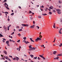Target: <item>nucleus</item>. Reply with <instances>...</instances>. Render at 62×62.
Listing matches in <instances>:
<instances>
[{
  "label": "nucleus",
  "mask_w": 62,
  "mask_h": 62,
  "mask_svg": "<svg viewBox=\"0 0 62 62\" xmlns=\"http://www.w3.org/2000/svg\"><path fill=\"white\" fill-rule=\"evenodd\" d=\"M22 25L23 26H25V24H22Z\"/></svg>",
  "instance_id": "393cba45"
},
{
  "label": "nucleus",
  "mask_w": 62,
  "mask_h": 62,
  "mask_svg": "<svg viewBox=\"0 0 62 62\" xmlns=\"http://www.w3.org/2000/svg\"><path fill=\"white\" fill-rule=\"evenodd\" d=\"M5 62H8V61L6 60L5 61Z\"/></svg>",
  "instance_id": "774afa93"
},
{
  "label": "nucleus",
  "mask_w": 62,
  "mask_h": 62,
  "mask_svg": "<svg viewBox=\"0 0 62 62\" xmlns=\"http://www.w3.org/2000/svg\"><path fill=\"white\" fill-rule=\"evenodd\" d=\"M31 46H32L31 45H30V46H29V47L30 48V49H29V51H34V50H35L36 49H37V47H35V48L34 47H32Z\"/></svg>",
  "instance_id": "f257e3e1"
},
{
  "label": "nucleus",
  "mask_w": 62,
  "mask_h": 62,
  "mask_svg": "<svg viewBox=\"0 0 62 62\" xmlns=\"http://www.w3.org/2000/svg\"><path fill=\"white\" fill-rule=\"evenodd\" d=\"M3 40H5V41H6V39H5L4 38H3Z\"/></svg>",
  "instance_id": "680f3d73"
},
{
  "label": "nucleus",
  "mask_w": 62,
  "mask_h": 62,
  "mask_svg": "<svg viewBox=\"0 0 62 62\" xmlns=\"http://www.w3.org/2000/svg\"><path fill=\"white\" fill-rule=\"evenodd\" d=\"M20 48H22V47L21 46H19V51H20Z\"/></svg>",
  "instance_id": "a878e982"
},
{
  "label": "nucleus",
  "mask_w": 62,
  "mask_h": 62,
  "mask_svg": "<svg viewBox=\"0 0 62 62\" xmlns=\"http://www.w3.org/2000/svg\"><path fill=\"white\" fill-rule=\"evenodd\" d=\"M62 43H60V45H59V46L60 47H62Z\"/></svg>",
  "instance_id": "a211bd4d"
},
{
  "label": "nucleus",
  "mask_w": 62,
  "mask_h": 62,
  "mask_svg": "<svg viewBox=\"0 0 62 62\" xmlns=\"http://www.w3.org/2000/svg\"><path fill=\"white\" fill-rule=\"evenodd\" d=\"M37 57H34L33 58L34 59H37Z\"/></svg>",
  "instance_id": "473e14b6"
},
{
  "label": "nucleus",
  "mask_w": 62,
  "mask_h": 62,
  "mask_svg": "<svg viewBox=\"0 0 62 62\" xmlns=\"http://www.w3.org/2000/svg\"><path fill=\"white\" fill-rule=\"evenodd\" d=\"M49 8H50V9H54V7H53L51 6V7Z\"/></svg>",
  "instance_id": "9d476101"
},
{
  "label": "nucleus",
  "mask_w": 62,
  "mask_h": 62,
  "mask_svg": "<svg viewBox=\"0 0 62 62\" xmlns=\"http://www.w3.org/2000/svg\"><path fill=\"white\" fill-rule=\"evenodd\" d=\"M20 41V40H19L18 41H17V42H19Z\"/></svg>",
  "instance_id": "3c124183"
},
{
  "label": "nucleus",
  "mask_w": 62,
  "mask_h": 62,
  "mask_svg": "<svg viewBox=\"0 0 62 62\" xmlns=\"http://www.w3.org/2000/svg\"><path fill=\"white\" fill-rule=\"evenodd\" d=\"M23 39L25 40V42H25L26 44H27V43H29V42H28V41L26 42L25 41V40H26V37H24V38H23Z\"/></svg>",
  "instance_id": "f03ea898"
},
{
  "label": "nucleus",
  "mask_w": 62,
  "mask_h": 62,
  "mask_svg": "<svg viewBox=\"0 0 62 62\" xmlns=\"http://www.w3.org/2000/svg\"><path fill=\"white\" fill-rule=\"evenodd\" d=\"M7 29H8V30H9V27H8Z\"/></svg>",
  "instance_id": "de8ad7c7"
},
{
  "label": "nucleus",
  "mask_w": 62,
  "mask_h": 62,
  "mask_svg": "<svg viewBox=\"0 0 62 62\" xmlns=\"http://www.w3.org/2000/svg\"><path fill=\"white\" fill-rule=\"evenodd\" d=\"M7 45H8V46H9L10 45H9V44H7Z\"/></svg>",
  "instance_id": "13d9d810"
},
{
  "label": "nucleus",
  "mask_w": 62,
  "mask_h": 62,
  "mask_svg": "<svg viewBox=\"0 0 62 62\" xmlns=\"http://www.w3.org/2000/svg\"><path fill=\"white\" fill-rule=\"evenodd\" d=\"M5 13H7V14H8V12H5Z\"/></svg>",
  "instance_id": "49530a36"
},
{
  "label": "nucleus",
  "mask_w": 62,
  "mask_h": 62,
  "mask_svg": "<svg viewBox=\"0 0 62 62\" xmlns=\"http://www.w3.org/2000/svg\"><path fill=\"white\" fill-rule=\"evenodd\" d=\"M14 34V32H13L11 33V35H13Z\"/></svg>",
  "instance_id": "e433bc0d"
},
{
  "label": "nucleus",
  "mask_w": 62,
  "mask_h": 62,
  "mask_svg": "<svg viewBox=\"0 0 62 62\" xmlns=\"http://www.w3.org/2000/svg\"><path fill=\"white\" fill-rule=\"evenodd\" d=\"M59 33L60 34H62V32H61V31H59Z\"/></svg>",
  "instance_id": "4be33fe9"
},
{
  "label": "nucleus",
  "mask_w": 62,
  "mask_h": 62,
  "mask_svg": "<svg viewBox=\"0 0 62 62\" xmlns=\"http://www.w3.org/2000/svg\"><path fill=\"white\" fill-rule=\"evenodd\" d=\"M32 13V12L30 10L29 11V13L30 14V13Z\"/></svg>",
  "instance_id": "c9c22d12"
},
{
  "label": "nucleus",
  "mask_w": 62,
  "mask_h": 62,
  "mask_svg": "<svg viewBox=\"0 0 62 62\" xmlns=\"http://www.w3.org/2000/svg\"><path fill=\"white\" fill-rule=\"evenodd\" d=\"M8 21H9V20H10V19H9V18H8L7 20Z\"/></svg>",
  "instance_id": "603ef678"
},
{
  "label": "nucleus",
  "mask_w": 62,
  "mask_h": 62,
  "mask_svg": "<svg viewBox=\"0 0 62 62\" xmlns=\"http://www.w3.org/2000/svg\"><path fill=\"white\" fill-rule=\"evenodd\" d=\"M53 12H55V10H53Z\"/></svg>",
  "instance_id": "8fccbe9b"
},
{
  "label": "nucleus",
  "mask_w": 62,
  "mask_h": 62,
  "mask_svg": "<svg viewBox=\"0 0 62 62\" xmlns=\"http://www.w3.org/2000/svg\"><path fill=\"white\" fill-rule=\"evenodd\" d=\"M30 19H31V20H32L33 19V18H32V17H30Z\"/></svg>",
  "instance_id": "864d4df0"
},
{
  "label": "nucleus",
  "mask_w": 62,
  "mask_h": 62,
  "mask_svg": "<svg viewBox=\"0 0 62 62\" xmlns=\"http://www.w3.org/2000/svg\"><path fill=\"white\" fill-rule=\"evenodd\" d=\"M49 14H50V15H51L52 14V12H49Z\"/></svg>",
  "instance_id": "72a5a7b5"
},
{
  "label": "nucleus",
  "mask_w": 62,
  "mask_h": 62,
  "mask_svg": "<svg viewBox=\"0 0 62 62\" xmlns=\"http://www.w3.org/2000/svg\"><path fill=\"white\" fill-rule=\"evenodd\" d=\"M12 42H15V41L13 40H12Z\"/></svg>",
  "instance_id": "bf43d9fd"
},
{
  "label": "nucleus",
  "mask_w": 62,
  "mask_h": 62,
  "mask_svg": "<svg viewBox=\"0 0 62 62\" xmlns=\"http://www.w3.org/2000/svg\"><path fill=\"white\" fill-rule=\"evenodd\" d=\"M18 8H21V7L20 6H19Z\"/></svg>",
  "instance_id": "0e129e2a"
},
{
  "label": "nucleus",
  "mask_w": 62,
  "mask_h": 62,
  "mask_svg": "<svg viewBox=\"0 0 62 62\" xmlns=\"http://www.w3.org/2000/svg\"><path fill=\"white\" fill-rule=\"evenodd\" d=\"M58 12V14H60L61 13V10L59 9L56 10Z\"/></svg>",
  "instance_id": "7ed1b4c3"
},
{
  "label": "nucleus",
  "mask_w": 62,
  "mask_h": 62,
  "mask_svg": "<svg viewBox=\"0 0 62 62\" xmlns=\"http://www.w3.org/2000/svg\"><path fill=\"white\" fill-rule=\"evenodd\" d=\"M30 56L31 57V58H32L34 57V55H30Z\"/></svg>",
  "instance_id": "6ab92c4d"
},
{
  "label": "nucleus",
  "mask_w": 62,
  "mask_h": 62,
  "mask_svg": "<svg viewBox=\"0 0 62 62\" xmlns=\"http://www.w3.org/2000/svg\"><path fill=\"white\" fill-rule=\"evenodd\" d=\"M36 28L38 29H39V27L38 26H36Z\"/></svg>",
  "instance_id": "4468645a"
},
{
  "label": "nucleus",
  "mask_w": 62,
  "mask_h": 62,
  "mask_svg": "<svg viewBox=\"0 0 62 62\" xmlns=\"http://www.w3.org/2000/svg\"><path fill=\"white\" fill-rule=\"evenodd\" d=\"M3 37L2 35L0 33V37L1 38V37Z\"/></svg>",
  "instance_id": "aec40b11"
},
{
  "label": "nucleus",
  "mask_w": 62,
  "mask_h": 62,
  "mask_svg": "<svg viewBox=\"0 0 62 62\" xmlns=\"http://www.w3.org/2000/svg\"><path fill=\"white\" fill-rule=\"evenodd\" d=\"M7 60H9V61L10 62H11V61L10 60V59H9V58H8Z\"/></svg>",
  "instance_id": "f704fd0d"
},
{
  "label": "nucleus",
  "mask_w": 62,
  "mask_h": 62,
  "mask_svg": "<svg viewBox=\"0 0 62 62\" xmlns=\"http://www.w3.org/2000/svg\"><path fill=\"white\" fill-rule=\"evenodd\" d=\"M37 59L38 60H40L41 59L39 57H38Z\"/></svg>",
  "instance_id": "4c0bfd02"
},
{
  "label": "nucleus",
  "mask_w": 62,
  "mask_h": 62,
  "mask_svg": "<svg viewBox=\"0 0 62 62\" xmlns=\"http://www.w3.org/2000/svg\"><path fill=\"white\" fill-rule=\"evenodd\" d=\"M3 57H4V58H6V56H3Z\"/></svg>",
  "instance_id": "69168bd1"
},
{
  "label": "nucleus",
  "mask_w": 62,
  "mask_h": 62,
  "mask_svg": "<svg viewBox=\"0 0 62 62\" xmlns=\"http://www.w3.org/2000/svg\"><path fill=\"white\" fill-rule=\"evenodd\" d=\"M16 58H15H15H14L13 59V60H16Z\"/></svg>",
  "instance_id": "37998d69"
},
{
  "label": "nucleus",
  "mask_w": 62,
  "mask_h": 62,
  "mask_svg": "<svg viewBox=\"0 0 62 62\" xmlns=\"http://www.w3.org/2000/svg\"><path fill=\"white\" fill-rule=\"evenodd\" d=\"M9 57H11V58H12V56H10V55H9Z\"/></svg>",
  "instance_id": "4d7b16f0"
},
{
  "label": "nucleus",
  "mask_w": 62,
  "mask_h": 62,
  "mask_svg": "<svg viewBox=\"0 0 62 62\" xmlns=\"http://www.w3.org/2000/svg\"><path fill=\"white\" fill-rule=\"evenodd\" d=\"M35 25H33L32 26H30V28H34L35 27Z\"/></svg>",
  "instance_id": "39448f33"
},
{
  "label": "nucleus",
  "mask_w": 62,
  "mask_h": 62,
  "mask_svg": "<svg viewBox=\"0 0 62 62\" xmlns=\"http://www.w3.org/2000/svg\"><path fill=\"white\" fill-rule=\"evenodd\" d=\"M40 8H44V6H43L42 5V6H41L40 7Z\"/></svg>",
  "instance_id": "c756f323"
},
{
  "label": "nucleus",
  "mask_w": 62,
  "mask_h": 62,
  "mask_svg": "<svg viewBox=\"0 0 62 62\" xmlns=\"http://www.w3.org/2000/svg\"><path fill=\"white\" fill-rule=\"evenodd\" d=\"M46 8V9H45V11H47V10L48 9V8Z\"/></svg>",
  "instance_id": "bb28decb"
},
{
  "label": "nucleus",
  "mask_w": 62,
  "mask_h": 62,
  "mask_svg": "<svg viewBox=\"0 0 62 62\" xmlns=\"http://www.w3.org/2000/svg\"><path fill=\"white\" fill-rule=\"evenodd\" d=\"M7 3H6V2L4 4V6H7Z\"/></svg>",
  "instance_id": "a19ab883"
},
{
  "label": "nucleus",
  "mask_w": 62,
  "mask_h": 62,
  "mask_svg": "<svg viewBox=\"0 0 62 62\" xmlns=\"http://www.w3.org/2000/svg\"><path fill=\"white\" fill-rule=\"evenodd\" d=\"M18 36L19 37H20L21 36V34L20 33L18 34Z\"/></svg>",
  "instance_id": "7c9ffc66"
},
{
  "label": "nucleus",
  "mask_w": 62,
  "mask_h": 62,
  "mask_svg": "<svg viewBox=\"0 0 62 62\" xmlns=\"http://www.w3.org/2000/svg\"><path fill=\"white\" fill-rule=\"evenodd\" d=\"M42 58H43V60H45L46 59V58H45V57H44V56H43L42 57Z\"/></svg>",
  "instance_id": "5701e85b"
},
{
  "label": "nucleus",
  "mask_w": 62,
  "mask_h": 62,
  "mask_svg": "<svg viewBox=\"0 0 62 62\" xmlns=\"http://www.w3.org/2000/svg\"><path fill=\"white\" fill-rule=\"evenodd\" d=\"M56 51H54L53 53V54H56Z\"/></svg>",
  "instance_id": "f3484780"
},
{
  "label": "nucleus",
  "mask_w": 62,
  "mask_h": 62,
  "mask_svg": "<svg viewBox=\"0 0 62 62\" xmlns=\"http://www.w3.org/2000/svg\"><path fill=\"white\" fill-rule=\"evenodd\" d=\"M58 58H59V57H57L56 58H54V60H56L57 59H58Z\"/></svg>",
  "instance_id": "6e6552de"
},
{
  "label": "nucleus",
  "mask_w": 62,
  "mask_h": 62,
  "mask_svg": "<svg viewBox=\"0 0 62 62\" xmlns=\"http://www.w3.org/2000/svg\"><path fill=\"white\" fill-rule=\"evenodd\" d=\"M42 15H43V16H46V15H47V14H42Z\"/></svg>",
  "instance_id": "f8f14e48"
},
{
  "label": "nucleus",
  "mask_w": 62,
  "mask_h": 62,
  "mask_svg": "<svg viewBox=\"0 0 62 62\" xmlns=\"http://www.w3.org/2000/svg\"><path fill=\"white\" fill-rule=\"evenodd\" d=\"M14 13H13L11 14V16L14 15Z\"/></svg>",
  "instance_id": "c85d7f7f"
},
{
  "label": "nucleus",
  "mask_w": 62,
  "mask_h": 62,
  "mask_svg": "<svg viewBox=\"0 0 62 62\" xmlns=\"http://www.w3.org/2000/svg\"><path fill=\"white\" fill-rule=\"evenodd\" d=\"M39 56H40V57H42H42H43V56L42 55H39Z\"/></svg>",
  "instance_id": "58836bf2"
},
{
  "label": "nucleus",
  "mask_w": 62,
  "mask_h": 62,
  "mask_svg": "<svg viewBox=\"0 0 62 62\" xmlns=\"http://www.w3.org/2000/svg\"><path fill=\"white\" fill-rule=\"evenodd\" d=\"M33 23L34 24H35V21H33Z\"/></svg>",
  "instance_id": "e2e57ef3"
},
{
  "label": "nucleus",
  "mask_w": 62,
  "mask_h": 62,
  "mask_svg": "<svg viewBox=\"0 0 62 62\" xmlns=\"http://www.w3.org/2000/svg\"><path fill=\"white\" fill-rule=\"evenodd\" d=\"M15 58L16 59L17 61H18V60H19V58L16 56L15 57Z\"/></svg>",
  "instance_id": "423d86ee"
},
{
  "label": "nucleus",
  "mask_w": 62,
  "mask_h": 62,
  "mask_svg": "<svg viewBox=\"0 0 62 62\" xmlns=\"http://www.w3.org/2000/svg\"><path fill=\"white\" fill-rule=\"evenodd\" d=\"M62 56V54H58L57 55V57H58V56Z\"/></svg>",
  "instance_id": "0eeeda50"
},
{
  "label": "nucleus",
  "mask_w": 62,
  "mask_h": 62,
  "mask_svg": "<svg viewBox=\"0 0 62 62\" xmlns=\"http://www.w3.org/2000/svg\"><path fill=\"white\" fill-rule=\"evenodd\" d=\"M29 26V25L28 24H25V26L28 27Z\"/></svg>",
  "instance_id": "b1692460"
},
{
  "label": "nucleus",
  "mask_w": 62,
  "mask_h": 62,
  "mask_svg": "<svg viewBox=\"0 0 62 62\" xmlns=\"http://www.w3.org/2000/svg\"><path fill=\"white\" fill-rule=\"evenodd\" d=\"M18 30H19V32H20V31H23V30L22 29H19Z\"/></svg>",
  "instance_id": "cd10ccee"
},
{
  "label": "nucleus",
  "mask_w": 62,
  "mask_h": 62,
  "mask_svg": "<svg viewBox=\"0 0 62 62\" xmlns=\"http://www.w3.org/2000/svg\"><path fill=\"white\" fill-rule=\"evenodd\" d=\"M53 28H56L55 27V23H54Z\"/></svg>",
  "instance_id": "1a4fd4ad"
},
{
  "label": "nucleus",
  "mask_w": 62,
  "mask_h": 62,
  "mask_svg": "<svg viewBox=\"0 0 62 62\" xmlns=\"http://www.w3.org/2000/svg\"><path fill=\"white\" fill-rule=\"evenodd\" d=\"M3 52L4 53H5V54H7V51H6L4 50L3 51Z\"/></svg>",
  "instance_id": "9b49d317"
},
{
  "label": "nucleus",
  "mask_w": 62,
  "mask_h": 62,
  "mask_svg": "<svg viewBox=\"0 0 62 62\" xmlns=\"http://www.w3.org/2000/svg\"><path fill=\"white\" fill-rule=\"evenodd\" d=\"M5 7L6 8H7V9H9V8H8V7H7V6H5Z\"/></svg>",
  "instance_id": "412c9836"
},
{
  "label": "nucleus",
  "mask_w": 62,
  "mask_h": 62,
  "mask_svg": "<svg viewBox=\"0 0 62 62\" xmlns=\"http://www.w3.org/2000/svg\"><path fill=\"white\" fill-rule=\"evenodd\" d=\"M16 28H19V26H16Z\"/></svg>",
  "instance_id": "6e6d98bb"
},
{
  "label": "nucleus",
  "mask_w": 62,
  "mask_h": 62,
  "mask_svg": "<svg viewBox=\"0 0 62 62\" xmlns=\"http://www.w3.org/2000/svg\"><path fill=\"white\" fill-rule=\"evenodd\" d=\"M3 28L4 29H5V30H7V27H6V26H4Z\"/></svg>",
  "instance_id": "ddd939ff"
},
{
  "label": "nucleus",
  "mask_w": 62,
  "mask_h": 62,
  "mask_svg": "<svg viewBox=\"0 0 62 62\" xmlns=\"http://www.w3.org/2000/svg\"><path fill=\"white\" fill-rule=\"evenodd\" d=\"M60 21L61 22H62V19H60Z\"/></svg>",
  "instance_id": "a18cd8bd"
},
{
  "label": "nucleus",
  "mask_w": 62,
  "mask_h": 62,
  "mask_svg": "<svg viewBox=\"0 0 62 62\" xmlns=\"http://www.w3.org/2000/svg\"><path fill=\"white\" fill-rule=\"evenodd\" d=\"M39 35L40 36L39 37V38H40V37H40V38H41L42 37V35L41 36V34H39Z\"/></svg>",
  "instance_id": "2f4dec72"
},
{
  "label": "nucleus",
  "mask_w": 62,
  "mask_h": 62,
  "mask_svg": "<svg viewBox=\"0 0 62 62\" xmlns=\"http://www.w3.org/2000/svg\"><path fill=\"white\" fill-rule=\"evenodd\" d=\"M3 58H1L0 59V60H3Z\"/></svg>",
  "instance_id": "338daca9"
},
{
  "label": "nucleus",
  "mask_w": 62,
  "mask_h": 62,
  "mask_svg": "<svg viewBox=\"0 0 62 62\" xmlns=\"http://www.w3.org/2000/svg\"><path fill=\"white\" fill-rule=\"evenodd\" d=\"M44 45H41V47H44Z\"/></svg>",
  "instance_id": "09e8293b"
},
{
  "label": "nucleus",
  "mask_w": 62,
  "mask_h": 62,
  "mask_svg": "<svg viewBox=\"0 0 62 62\" xmlns=\"http://www.w3.org/2000/svg\"><path fill=\"white\" fill-rule=\"evenodd\" d=\"M5 58H6V59H8V57L6 56V57Z\"/></svg>",
  "instance_id": "79ce46f5"
},
{
  "label": "nucleus",
  "mask_w": 62,
  "mask_h": 62,
  "mask_svg": "<svg viewBox=\"0 0 62 62\" xmlns=\"http://www.w3.org/2000/svg\"><path fill=\"white\" fill-rule=\"evenodd\" d=\"M30 39H31V41H32V42H34V41L33 40H32V38H30Z\"/></svg>",
  "instance_id": "dca6fc26"
},
{
  "label": "nucleus",
  "mask_w": 62,
  "mask_h": 62,
  "mask_svg": "<svg viewBox=\"0 0 62 62\" xmlns=\"http://www.w3.org/2000/svg\"><path fill=\"white\" fill-rule=\"evenodd\" d=\"M58 2H59V3H60V4L62 3V2H61V1H59Z\"/></svg>",
  "instance_id": "c03bdc74"
},
{
  "label": "nucleus",
  "mask_w": 62,
  "mask_h": 62,
  "mask_svg": "<svg viewBox=\"0 0 62 62\" xmlns=\"http://www.w3.org/2000/svg\"><path fill=\"white\" fill-rule=\"evenodd\" d=\"M40 9L42 11H43V9H42L40 8Z\"/></svg>",
  "instance_id": "052dcab7"
},
{
  "label": "nucleus",
  "mask_w": 62,
  "mask_h": 62,
  "mask_svg": "<svg viewBox=\"0 0 62 62\" xmlns=\"http://www.w3.org/2000/svg\"><path fill=\"white\" fill-rule=\"evenodd\" d=\"M6 43L7 44H9V41H6Z\"/></svg>",
  "instance_id": "2eb2a0df"
},
{
  "label": "nucleus",
  "mask_w": 62,
  "mask_h": 62,
  "mask_svg": "<svg viewBox=\"0 0 62 62\" xmlns=\"http://www.w3.org/2000/svg\"><path fill=\"white\" fill-rule=\"evenodd\" d=\"M41 39L40 38L38 37V38L35 39V41L36 42H37V41H38L39 40H41Z\"/></svg>",
  "instance_id": "20e7f679"
},
{
  "label": "nucleus",
  "mask_w": 62,
  "mask_h": 62,
  "mask_svg": "<svg viewBox=\"0 0 62 62\" xmlns=\"http://www.w3.org/2000/svg\"><path fill=\"white\" fill-rule=\"evenodd\" d=\"M38 18H41V16H38Z\"/></svg>",
  "instance_id": "ea45409f"
},
{
  "label": "nucleus",
  "mask_w": 62,
  "mask_h": 62,
  "mask_svg": "<svg viewBox=\"0 0 62 62\" xmlns=\"http://www.w3.org/2000/svg\"><path fill=\"white\" fill-rule=\"evenodd\" d=\"M24 56H25V57H27V56H26V55L25 54H24Z\"/></svg>",
  "instance_id": "5fc2aeb1"
}]
</instances>
